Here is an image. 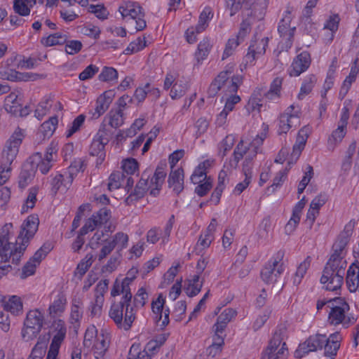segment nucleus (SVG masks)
Returning <instances> with one entry per match:
<instances>
[{"label":"nucleus","mask_w":359,"mask_h":359,"mask_svg":"<svg viewBox=\"0 0 359 359\" xmlns=\"http://www.w3.org/2000/svg\"><path fill=\"white\" fill-rule=\"evenodd\" d=\"M268 43V37L262 38L260 40H252L248 53L244 57L245 65L253 66L255 61L264 55Z\"/></svg>","instance_id":"nucleus-9"},{"label":"nucleus","mask_w":359,"mask_h":359,"mask_svg":"<svg viewBox=\"0 0 359 359\" xmlns=\"http://www.w3.org/2000/svg\"><path fill=\"white\" fill-rule=\"evenodd\" d=\"M351 108L350 102H345L344 106L341 110V124L338 126V138H343L346 133V126L349 118V111Z\"/></svg>","instance_id":"nucleus-31"},{"label":"nucleus","mask_w":359,"mask_h":359,"mask_svg":"<svg viewBox=\"0 0 359 359\" xmlns=\"http://www.w3.org/2000/svg\"><path fill=\"white\" fill-rule=\"evenodd\" d=\"M98 77L102 81H112L118 79V72L113 67H104Z\"/></svg>","instance_id":"nucleus-49"},{"label":"nucleus","mask_w":359,"mask_h":359,"mask_svg":"<svg viewBox=\"0 0 359 359\" xmlns=\"http://www.w3.org/2000/svg\"><path fill=\"white\" fill-rule=\"evenodd\" d=\"M86 116L83 114L79 115L72 123L69 130L67 132V137H71L74 133L79 131L85 121Z\"/></svg>","instance_id":"nucleus-62"},{"label":"nucleus","mask_w":359,"mask_h":359,"mask_svg":"<svg viewBox=\"0 0 359 359\" xmlns=\"http://www.w3.org/2000/svg\"><path fill=\"white\" fill-rule=\"evenodd\" d=\"M21 104L18 100V95L15 93H11L6 98V109L17 116L19 110L20 109Z\"/></svg>","instance_id":"nucleus-41"},{"label":"nucleus","mask_w":359,"mask_h":359,"mask_svg":"<svg viewBox=\"0 0 359 359\" xmlns=\"http://www.w3.org/2000/svg\"><path fill=\"white\" fill-rule=\"evenodd\" d=\"M277 256L276 259L269 261L261 271V278L267 284L276 283L278 277L284 271L283 263L280 260L283 253L278 252Z\"/></svg>","instance_id":"nucleus-7"},{"label":"nucleus","mask_w":359,"mask_h":359,"mask_svg":"<svg viewBox=\"0 0 359 359\" xmlns=\"http://www.w3.org/2000/svg\"><path fill=\"white\" fill-rule=\"evenodd\" d=\"M65 52L69 55L78 53L82 48V43L77 40L66 41Z\"/></svg>","instance_id":"nucleus-64"},{"label":"nucleus","mask_w":359,"mask_h":359,"mask_svg":"<svg viewBox=\"0 0 359 359\" xmlns=\"http://www.w3.org/2000/svg\"><path fill=\"white\" fill-rule=\"evenodd\" d=\"M324 346L325 355L330 359H334L337 355V332L332 333L328 338L325 334L310 336L304 343L299 345L294 351L296 358H302L311 351H316Z\"/></svg>","instance_id":"nucleus-2"},{"label":"nucleus","mask_w":359,"mask_h":359,"mask_svg":"<svg viewBox=\"0 0 359 359\" xmlns=\"http://www.w3.org/2000/svg\"><path fill=\"white\" fill-rule=\"evenodd\" d=\"M123 19L135 20L136 22H146L144 20V13L142 7L135 2H125L118 8Z\"/></svg>","instance_id":"nucleus-11"},{"label":"nucleus","mask_w":359,"mask_h":359,"mask_svg":"<svg viewBox=\"0 0 359 359\" xmlns=\"http://www.w3.org/2000/svg\"><path fill=\"white\" fill-rule=\"evenodd\" d=\"M284 332V329H279L275 332L263 353L262 359H279L280 355H284L285 351H287L285 348L286 344L283 342Z\"/></svg>","instance_id":"nucleus-6"},{"label":"nucleus","mask_w":359,"mask_h":359,"mask_svg":"<svg viewBox=\"0 0 359 359\" xmlns=\"http://www.w3.org/2000/svg\"><path fill=\"white\" fill-rule=\"evenodd\" d=\"M67 304L66 295L62 292H60L53 302L50 304L48 308L49 315L55 317L56 315L62 313L65 311Z\"/></svg>","instance_id":"nucleus-26"},{"label":"nucleus","mask_w":359,"mask_h":359,"mask_svg":"<svg viewBox=\"0 0 359 359\" xmlns=\"http://www.w3.org/2000/svg\"><path fill=\"white\" fill-rule=\"evenodd\" d=\"M336 301L337 297L326 300V306L330 309L328 315V322L331 325H337V305H334Z\"/></svg>","instance_id":"nucleus-57"},{"label":"nucleus","mask_w":359,"mask_h":359,"mask_svg":"<svg viewBox=\"0 0 359 359\" xmlns=\"http://www.w3.org/2000/svg\"><path fill=\"white\" fill-rule=\"evenodd\" d=\"M128 359H151L149 355L143 349L140 344H133L128 353Z\"/></svg>","instance_id":"nucleus-45"},{"label":"nucleus","mask_w":359,"mask_h":359,"mask_svg":"<svg viewBox=\"0 0 359 359\" xmlns=\"http://www.w3.org/2000/svg\"><path fill=\"white\" fill-rule=\"evenodd\" d=\"M135 276L126 277L121 282V293L123 296L121 298V301L128 304H131L132 294L130 292V285L135 279Z\"/></svg>","instance_id":"nucleus-40"},{"label":"nucleus","mask_w":359,"mask_h":359,"mask_svg":"<svg viewBox=\"0 0 359 359\" xmlns=\"http://www.w3.org/2000/svg\"><path fill=\"white\" fill-rule=\"evenodd\" d=\"M236 142V137L233 135H228L218 144V154L224 158L226 153L231 149Z\"/></svg>","instance_id":"nucleus-37"},{"label":"nucleus","mask_w":359,"mask_h":359,"mask_svg":"<svg viewBox=\"0 0 359 359\" xmlns=\"http://www.w3.org/2000/svg\"><path fill=\"white\" fill-rule=\"evenodd\" d=\"M37 189L32 188L29 189V195L25 201V203L22 208V212H27L29 209H32L36 201Z\"/></svg>","instance_id":"nucleus-59"},{"label":"nucleus","mask_w":359,"mask_h":359,"mask_svg":"<svg viewBox=\"0 0 359 359\" xmlns=\"http://www.w3.org/2000/svg\"><path fill=\"white\" fill-rule=\"evenodd\" d=\"M316 81L317 79L315 75L311 74L308 76L302 83L300 92L298 95V98L302 100L305 95L309 94L311 92Z\"/></svg>","instance_id":"nucleus-38"},{"label":"nucleus","mask_w":359,"mask_h":359,"mask_svg":"<svg viewBox=\"0 0 359 359\" xmlns=\"http://www.w3.org/2000/svg\"><path fill=\"white\" fill-rule=\"evenodd\" d=\"M79 32L89 37L97 39L100 34V29L94 24H86L78 27Z\"/></svg>","instance_id":"nucleus-47"},{"label":"nucleus","mask_w":359,"mask_h":359,"mask_svg":"<svg viewBox=\"0 0 359 359\" xmlns=\"http://www.w3.org/2000/svg\"><path fill=\"white\" fill-rule=\"evenodd\" d=\"M114 94L111 91H105L100 95L96 100L95 106L93 110H90L89 114L92 119H97L104 114L109 109L113 101Z\"/></svg>","instance_id":"nucleus-13"},{"label":"nucleus","mask_w":359,"mask_h":359,"mask_svg":"<svg viewBox=\"0 0 359 359\" xmlns=\"http://www.w3.org/2000/svg\"><path fill=\"white\" fill-rule=\"evenodd\" d=\"M233 72V66H229L226 69L221 72L215 80L217 81L222 87L225 86L226 83H228L231 80Z\"/></svg>","instance_id":"nucleus-56"},{"label":"nucleus","mask_w":359,"mask_h":359,"mask_svg":"<svg viewBox=\"0 0 359 359\" xmlns=\"http://www.w3.org/2000/svg\"><path fill=\"white\" fill-rule=\"evenodd\" d=\"M355 225V220L351 219L345 224L343 230L341 231L339 235V240L338 241V248H339L341 250L344 249L351 241Z\"/></svg>","instance_id":"nucleus-23"},{"label":"nucleus","mask_w":359,"mask_h":359,"mask_svg":"<svg viewBox=\"0 0 359 359\" xmlns=\"http://www.w3.org/2000/svg\"><path fill=\"white\" fill-rule=\"evenodd\" d=\"M13 226L12 223H6L0 229V257L8 259L7 252L10 250V245H13L9 241L13 236Z\"/></svg>","instance_id":"nucleus-15"},{"label":"nucleus","mask_w":359,"mask_h":359,"mask_svg":"<svg viewBox=\"0 0 359 359\" xmlns=\"http://www.w3.org/2000/svg\"><path fill=\"white\" fill-rule=\"evenodd\" d=\"M211 47L210 40L208 38H204L199 43L195 53V57L198 64L201 63L202 61L207 58Z\"/></svg>","instance_id":"nucleus-32"},{"label":"nucleus","mask_w":359,"mask_h":359,"mask_svg":"<svg viewBox=\"0 0 359 359\" xmlns=\"http://www.w3.org/2000/svg\"><path fill=\"white\" fill-rule=\"evenodd\" d=\"M97 330L94 325H91L87 328L84 334L83 345L86 347L90 348L93 342V340L98 337Z\"/></svg>","instance_id":"nucleus-55"},{"label":"nucleus","mask_w":359,"mask_h":359,"mask_svg":"<svg viewBox=\"0 0 359 359\" xmlns=\"http://www.w3.org/2000/svg\"><path fill=\"white\" fill-rule=\"evenodd\" d=\"M39 220L36 215H32L23 222L20 233L16 239L15 243L13 248L10 246V250L7 252L8 259L1 258V261L6 262L11 259L14 264H18L20 259L24 254L30 239H32L38 230Z\"/></svg>","instance_id":"nucleus-1"},{"label":"nucleus","mask_w":359,"mask_h":359,"mask_svg":"<svg viewBox=\"0 0 359 359\" xmlns=\"http://www.w3.org/2000/svg\"><path fill=\"white\" fill-rule=\"evenodd\" d=\"M208 24H196L189 27L185 32L186 41L191 44L197 41L198 34L203 32Z\"/></svg>","instance_id":"nucleus-33"},{"label":"nucleus","mask_w":359,"mask_h":359,"mask_svg":"<svg viewBox=\"0 0 359 359\" xmlns=\"http://www.w3.org/2000/svg\"><path fill=\"white\" fill-rule=\"evenodd\" d=\"M105 144L93 138L89 148L90 156H97L96 165H101L105 159L106 154L104 151Z\"/></svg>","instance_id":"nucleus-25"},{"label":"nucleus","mask_w":359,"mask_h":359,"mask_svg":"<svg viewBox=\"0 0 359 359\" xmlns=\"http://www.w3.org/2000/svg\"><path fill=\"white\" fill-rule=\"evenodd\" d=\"M28 159L29 161L35 162L36 170L39 168L42 174H46L53 166L52 163L42 160L40 153H36Z\"/></svg>","instance_id":"nucleus-42"},{"label":"nucleus","mask_w":359,"mask_h":359,"mask_svg":"<svg viewBox=\"0 0 359 359\" xmlns=\"http://www.w3.org/2000/svg\"><path fill=\"white\" fill-rule=\"evenodd\" d=\"M88 12L95 14V15L100 20H104L109 15V12L103 4H91L88 6Z\"/></svg>","instance_id":"nucleus-50"},{"label":"nucleus","mask_w":359,"mask_h":359,"mask_svg":"<svg viewBox=\"0 0 359 359\" xmlns=\"http://www.w3.org/2000/svg\"><path fill=\"white\" fill-rule=\"evenodd\" d=\"M203 280H200L198 274L193 276L191 279L187 280L184 291L187 296L192 297L198 294L202 288Z\"/></svg>","instance_id":"nucleus-27"},{"label":"nucleus","mask_w":359,"mask_h":359,"mask_svg":"<svg viewBox=\"0 0 359 359\" xmlns=\"http://www.w3.org/2000/svg\"><path fill=\"white\" fill-rule=\"evenodd\" d=\"M36 171L35 162L29 161V159L24 163L19 175V187L22 189L26 187L33 180Z\"/></svg>","instance_id":"nucleus-17"},{"label":"nucleus","mask_w":359,"mask_h":359,"mask_svg":"<svg viewBox=\"0 0 359 359\" xmlns=\"http://www.w3.org/2000/svg\"><path fill=\"white\" fill-rule=\"evenodd\" d=\"M67 36L60 32H56L48 35L47 37H43L41 43L46 47L63 44L66 42Z\"/></svg>","instance_id":"nucleus-34"},{"label":"nucleus","mask_w":359,"mask_h":359,"mask_svg":"<svg viewBox=\"0 0 359 359\" xmlns=\"http://www.w3.org/2000/svg\"><path fill=\"white\" fill-rule=\"evenodd\" d=\"M184 173L182 168L175 170H171L169 174L168 183V187L176 194H180L184 189Z\"/></svg>","instance_id":"nucleus-19"},{"label":"nucleus","mask_w":359,"mask_h":359,"mask_svg":"<svg viewBox=\"0 0 359 359\" xmlns=\"http://www.w3.org/2000/svg\"><path fill=\"white\" fill-rule=\"evenodd\" d=\"M311 131V129L309 126H305L299 130L297 136L295 144L292 147V152L291 154L292 158L295 160L299 158L302 151L304 149Z\"/></svg>","instance_id":"nucleus-16"},{"label":"nucleus","mask_w":359,"mask_h":359,"mask_svg":"<svg viewBox=\"0 0 359 359\" xmlns=\"http://www.w3.org/2000/svg\"><path fill=\"white\" fill-rule=\"evenodd\" d=\"M57 123L58 120L56 116L51 117L41 124L40 130L44 134V136L52 135L56 129Z\"/></svg>","instance_id":"nucleus-48"},{"label":"nucleus","mask_w":359,"mask_h":359,"mask_svg":"<svg viewBox=\"0 0 359 359\" xmlns=\"http://www.w3.org/2000/svg\"><path fill=\"white\" fill-rule=\"evenodd\" d=\"M109 125L113 128H118L124 123L123 112L121 109H111L107 114Z\"/></svg>","instance_id":"nucleus-35"},{"label":"nucleus","mask_w":359,"mask_h":359,"mask_svg":"<svg viewBox=\"0 0 359 359\" xmlns=\"http://www.w3.org/2000/svg\"><path fill=\"white\" fill-rule=\"evenodd\" d=\"M109 316L118 328L128 331L136 318V311L131 304L121 300L118 302L112 303Z\"/></svg>","instance_id":"nucleus-4"},{"label":"nucleus","mask_w":359,"mask_h":359,"mask_svg":"<svg viewBox=\"0 0 359 359\" xmlns=\"http://www.w3.org/2000/svg\"><path fill=\"white\" fill-rule=\"evenodd\" d=\"M293 40L292 38H281L277 49L274 50L276 56L279 57L283 52H287L292 46Z\"/></svg>","instance_id":"nucleus-58"},{"label":"nucleus","mask_w":359,"mask_h":359,"mask_svg":"<svg viewBox=\"0 0 359 359\" xmlns=\"http://www.w3.org/2000/svg\"><path fill=\"white\" fill-rule=\"evenodd\" d=\"M311 257L310 256H308L299 264L294 276L293 283L294 285H298L301 283L302 278H304V275L306 274L308 269L311 265Z\"/></svg>","instance_id":"nucleus-39"},{"label":"nucleus","mask_w":359,"mask_h":359,"mask_svg":"<svg viewBox=\"0 0 359 359\" xmlns=\"http://www.w3.org/2000/svg\"><path fill=\"white\" fill-rule=\"evenodd\" d=\"M348 311L349 306L347 302L338 297V324H341L344 327H348L356 320L353 315L346 314Z\"/></svg>","instance_id":"nucleus-18"},{"label":"nucleus","mask_w":359,"mask_h":359,"mask_svg":"<svg viewBox=\"0 0 359 359\" xmlns=\"http://www.w3.org/2000/svg\"><path fill=\"white\" fill-rule=\"evenodd\" d=\"M164 303L165 299L162 294H160L156 300L151 303V309L155 315L154 319L156 322H160L162 319Z\"/></svg>","instance_id":"nucleus-44"},{"label":"nucleus","mask_w":359,"mask_h":359,"mask_svg":"<svg viewBox=\"0 0 359 359\" xmlns=\"http://www.w3.org/2000/svg\"><path fill=\"white\" fill-rule=\"evenodd\" d=\"M248 149L249 147L244 145L243 140H241L233 151V159L229 161V166L231 168L236 169L239 161L243 158V156L247 153Z\"/></svg>","instance_id":"nucleus-30"},{"label":"nucleus","mask_w":359,"mask_h":359,"mask_svg":"<svg viewBox=\"0 0 359 359\" xmlns=\"http://www.w3.org/2000/svg\"><path fill=\"white\" fill-rule=\"evenodd\" d=\"M346 285L351 292L359 291V267L354 264L347 271Z\"/></svg>","instance_id":"nucleus-20"},{"label":"nucleus","mask_w":359,"mask_h":359,"mask_svg":"<svg viewBox=\"0 0 359 359\" xmlns=\"http://www.w3.org/2000/svg\"><path fill=\"white\" fill-rule=\"evenodd\" d=\"M359 72L358 59H356L351 68L349 74L346 77L344 81L341 90L340 95L344 97L348 92L352 83L355 81L356 76Z\"/></svg>","instance_id":"nucleus-24"},{"label":"nucleus","mask_w":359,"mask_h":359,"mask_svg":"<svg viewBox=\"0 0 359 359\" xmlns=\"http://www.w3.org/2000/svg\"><path fill=\"white\" fill-rule=\"evenodd\" d=\"M138 168V163L134 158H128L123 161L122 164L123 174L121 177H125L124 173L133 175Z\"/></svg>","instance_id":"nucleus-51"},{"label":"nucleus","mask_w":359,"mask_h":359,"mask_svg":"<svg viewBox=\"0 0 359 359\" xmlns=\"http://www.w3.org/2000/svg\"><path fill=\"white\" fill-rule=\"evenodd\" d=\"M311 62V55L309 52L303 51L298 54L294 59L288 69L290 76H298L306 72Z\"/></svg>","instance_id":"nucleus-12"},{"label":"nucleus","mask_w":359,"mask_h":359,"mask_svg":"<svg viewBox=\"0 0 359 359\" xmlns=\"http://www.w3.org/2000/svg\"><path fill=\"white\" fill-rule=\"evenodd\" d=\"M291 24H280L278 27V31L280 38L294 39L296 27H291Z\"/></svg>","instance_id":"nucleus-61"},{"label":"nucleus","mask_w":359,"mask_h":359,"mask_svg":"<svg viewBox=\"0 0 359 359\" xmlns=\"http://www.w3.org/2000/svg\"><path fill=\"white\" fill-rule=\"evenodd\" d=\"M22 138V132L20 128H18L6 143L2 152L0 165V184L5 183L10 177L11 165L16 158Z\"/></svg>","instance_id":"nucleus-3"},{"label":"nucleus","mask_w":359,"mask_h":359,"mask_svg":"<svg viewBox=\"0 0 359 359\" xmlns=\"http://www.w3.org/2000/svg\"><path fill=\"white\" fill-rule=\"evenodd\" d=\"M238 39H236L235 38L229 39L226 43V46L222 57V59L224 60L229 57V56L232 55L233 53L234 50L238 47V46L240 44Z\"/></svg>","instance_id":"nucleus-63"},{"label":"nucleus","mask_w":359,"mask_h":359,"mask_svg":"<svg viewBox=\"0 0 359 359\" xmlns=\"http://www.w3.org/2000/svg\"><path fill=\"white\" fill-rule=\"evenodd\" d=\"M50 334L39 337L37 343L32 350V353L28 359H42L45 355L48 342L50 339Z\"/></svg>","instance_id":"nucleus-22"},{"label":"nucleus","mask_w":359,"mask_h":359,"mask_svg":"<svg viewBox=\"0 0 359 359\" xmlns=\"http://www.w3.org/2000/svg\"><path fill=\"white\" fill-rule=\"evenodd\" d=\"M150 177V173L147 171L142 174V177L135 186L134 191L126 198L127 205H131L133 202L144 197L149 189L148 180Z\"/></svg>","instance_id":"nucleus-14"},{"label":"nucleus","mask_w":359,"mask_h":359,"mask_svg":"<svg viewBox=\"0 0 359 359\" xmlns=\"http://www.w3.org/2000/svg\"><path fill=\"white\" fill-rule=\"evenodd\" d=\"M148 299V294L146 292V290L144 287H140L137 294H135L134 299H133V306L134 310H135V308L137 307H143Z\"/></svg>","instance_id":"nucleus-53"},{"label":"nucleus","mask_w":359,"mask_h":359,"mask_svg":"<svg viewBox=\"0 0 359 359\" xmlns=\"http://www.w3.org/2000/svg\"><path fill=\"white\" fill-rule=\"evenodd\" d=\"M111 241L115 247L117 246L119 250H121L127 246L128 236L123 232H118L114 235Z\"/></svg>","instance_id":"nucleus-60"},{"label":"nucleus","mask_w":359,"mask_h":359,"mask_svg":"<svg viewBox=\"0 0 359 359\" xmlns=\"http://www.w3.org/2000/svg\"><path fill=\"white\" fill-rule=\"evenodd\" d=\"M4 309L13 314H18L22 310L21 299L17 296H12L7 302H4Z\"/></svg>","instance_id":"nucleus-36"},{"label":"nucleus","mask_w":359,"mask_h":359,"mask_svg":"<svg viewBox=\"0 0 359 359\" xmlns=\"http://www.w3.org/2000/svg\"><path fill=\"white\" fill-rule=\"evenodd\" d=\"M113 135L112 131L107 128L104 123H102L94 138L107 145Z\"/></svg>","instance_id":"nucleus-43"},{"label":"nucleus","mask_w":359,"mask_h":359,"mask_svg":"<svg viewBox=\"0 0 359 359\" xmlns=\"http://www.w3.org/2000/svg\"><path fill=\"white\" fill-rule=\"evenodd\" d=\"M297 126V125L294 123V119L290 118V116L281 114L279 118V129L278 133L279 135L287 133L292 127H296Z\"/></svg>","instance_id":"nucleus-46"},{"label":"nucleus","mask_w":359,"mask_h":359,"mask_svg":"<svg viewBox=\"0 0 359 359\" xmlns=\"http://www.w3.org/2000/svg\"><path fill=\"white\" fill-rule=\"evenodd\" d=\"M332 250L333 252L326 263L323 271V275L320 278V283L323 285L326 283L332 285L335 276H337V273H335L337 270V250L332 248ZM325 289L330 291H335L337 290V285L329 286V285H327L325 286Z\"/></svg>","instance_id":"nucleus-10"},{"label":"nucleus","mask_w":359,"mask_h":359,"mask_svg":"<svg viewBox=\"0 0 359 359\" xmlns=\"http://www.w3.org/2000/svg\"><path fill=\"white\" fill-rule=\"evenodd\" d=\"M109 348V341L104 334H101L93 345V354L96 359H104V356Z\"/></svg>","instance_id":"nucleus-29"},{"label":"nucleus","mask_w":359,"mask_h":359,"mask_svg":"<svg viewBox=\"0 0 359 359\" xmlns=\"http://www.w3.org/2000/svg\"><path fill=\"white\" fill-rule=\"evenodd\" d=\"M85 169L83 161L81 158L74 160L72 162L68 168V172L66 175L65 182L64 183V189H68L72 185L74 177L80 171H83Z\"/></svg>","instance_id":"nucleus-21"},{"label":"nucleus","mask_w":359,"mask_h":359,"mask_svg":"<svg viewBox=\"0 0 359 359\" xmlns=\"http://www.w3.org/2000/svg\"><path fill=\"white\" fill-rule=\"evenodd\" d=\"M43 323V316L39 309L29 311L24 322L22 337L24 341L34 339L41 332Z\"/></svg>","instance_id":"nucleus-5"},{"label":"nucleus","mask_w":359,"mask_h":359,"mask_svg":"<svg viewBox=\"0 0 359 359\" xmlns=\"http://www.w3.org/2000/svg\"><path fill=\"white\" fill-rule=\"evenodd\" d=\"M53 326L56 333L52 339L46 359H57L60 346L65 338L67 332L65 323L62 320L54 321Z\"/></svg>","instance_id":"nucleus-8"},{"label":"nucleus","mask_w":359,"mask_h":359,"mask_svg":"<svg viewBox=\"0 0 359 359\" xmlns=\"http://www.w3.org/2000/svg\"><path fill=\"white\" fill-rule=\"evenodd\" d=\"M236 315V312L233 309H226L217 317L216 323L213 325L217 327V332L224 330L228 323Z\"/></svg>","instance_id":"nucleus-28"},{"label":"nucleus","mask_w":359,"mask_h":359,"mask_svg":"<svg viewBox=\"0 0 359 359\" xmlns=\"http://www.w3.org/2000/svg\"><path fill=\"white\" fill-rule=\"evenodd\" d=\"M213 239L214 236H210L206 233L201 234L195 247V250L197 251V253H199L203 250L208 248L210 245Z\"/></svg>","instance_id":"nucleus-54"},{"label":"nucleus","mask_w":359,"mask_h":359,"mask_svg":"<svg viewBox=\"0 0 359 359\" xmlns=\"http://www.w3.org/2000/svg\"><path fill=\"white\" fill-rule=\"evenodd\" d=\"M146 46V41L144 39L137 38L131 42L124 50L126 55L133 54L142 50Z\"/></svg>","instance_id":"nucleus-52"}]
</instances>
